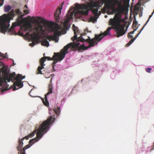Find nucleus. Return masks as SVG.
Returning <instances> with one entry per match:
<instances>
[{
	"instance_id": "1",
	"label": "nucleus",
	"mask_w": 154,
	"mask_h": 154,
	"mask_svg": "<svg viewBox=\"0 0 154 154\" xmlns=\"http://www.w3.org/2000/svg\"><path fill=\"white\" fill-rule=\"evenodd\" d=\"M7 57V53L5 55L0 52V60ZM16 74L15 72L9 74L8 71V67L5 66L3 62L0 61V95L5 94V91L9 89V84H8L6 80L8 82L12 81L14 82L13 85L10 87L13 88L14 90L18 89L22 87L23 84L22 83V80L25 78V76H22L20 75H18L15 77Z\"/></svg>"
},
{
	"instance_id": "2",
	"label": "nucleus",
	"mask_w": 154,
	"mask_h": 154,
	"mask_svg": "<svg viewBox=\"0 0 154 154\" xmlns=\"http://www.w3.org/2000/svg\"><path fill=\"white\" fill-rule=\"evenodd\" d=\"M21 29L24 32H26L25 34L26 36L32 40V42L29 44L32 47L39 42L40 38L42 37L45 33L43 26L40 24L35 27L30 24H25L21 27Z\"/></svg>"
},
{
	"instance_id": "3",
	"label": "nucleus",
	"mask_w": 154,
	"mask_h": 154,
	"mask_svg": "<svg viewBox=\"0 0 154 154\" xmlns=\"http://www.w3.org/2000/svg\"><path fill=\"white\" fill-rule=\"evenodd\" d=\"M14 15L13 10L11 11L8 14H4L0 17V32L5 34V32L8 31L10 26L11 20Z\"/></svg>"
},
{
	"instance_id": "4",
	"label": "nucleus",
	"mask_w": 154,
	"mask_h": 154,
	"mask_svg": "<svg viewBox=\"0 0 154 154\" xmlns=\"http://www.w3.org/2000/svg\"><path fill=\"white\" fill-rule=\"evenodd\" d=\"M49 126H39L38 128L35 129L32 133L29 134L28 136L29 138H31L34 136L36 133V137L35 138L30 140L29 141V144L32 145L34 143L38 141L46 133L49 129Z\"/></svg>"
},
{
	"instance_id": "5",
	"label": "nucleus",
	"mask_w": 154,
	"mask_h": 154,
	"mask_svg": "<svg viewBox=\"0 0 154 154\" xmlns=\"http://www.w3.org/2000/svg\"><path fill=\"white\" fill-rule=\"evenodd\" d=\"M23 140H21H21L19 139V146L17 147V149L19 151L18 153H20V154H25V150L29 148L31 146L30 144H29L27 145L23 149H22L21 147L23 144Z\"/></svg>"
},
{
	"instance_id": "6",
	"label": "nucleus",
	"mask_w": 154,
	"mask_h": 154,
	"mask_svg": "<svg viewBox=\"0 0 154 154\" xmlns=\"http://www.w3.org/2000/svg\"><path fill=\"white\" fill-rule=\"evenodd\" d=\"M55 120V118L51 116L46 120L43 122L40 125H51L54 123Z\"/></svg>"
},
{
	"instance_id": "7",
	"label": "nucleus",
	"mask_w": 154,
	"mask_h": 154,
	"mask_svg": "<svg viewBox=\"0 0 154 154\" xmlns=\"http://www.w3.org/2000/svg\"><path fill=\"white\" fill-rule=\"evenodd\" d=\"M52 92V89L51 87H50L48 92L45 95V100L43 99H42L43 103L44 105L46 106H48L49 104L48 101L47 100V96H48L49 94L51 93Z\"/></svg>"
},
{
	"instance_id": "8",
	"label": "nucleus",
	"mask_w": 154,
	"mask_h": 154,
	"mask_svg": "<svg viewBox=\"0 0 154 154\" xmlns=\"http://www.w3.org/2000/svg\"><path fill=\"white\" fill-rule=\"evenodd\" d=\"M60 110L59 107L54 108L53 109H50L49 108V112L51 115L53 114L54 112L57 115H59L60 114Z\"/></svg>"
},
{
	"instance_id": "9",
	"label": "nucleus",
	"mask_w": 154,
	"mask_h": 154,
	"mask_svg": "<svg viewBox=\"0 0 154 154\" xmlns=\"http://www.w3.org/2000/svg\"><path fill=\"white\" fill-rule=\"evenodd\" d=\"M41 44L43 46L48 47L49 46V43L46 39H43L42 40Z\"/></svg>"
},
{
	"instance_id": "10",
	"label": "nucleus",
	"mask_w": 154,
	"mask_h": 154,
	"mask_svg": "<svg viewBox=\"0 0 154 154\" xmlns=\"http://www.w3.org/2000/svg\"><path fill=\"white\" fill-rule=\"evenodd\" d=\"M11 9V7L9 5H6L4 7V10L6 12L9 11Z\"/></svg>"
},
{
	"instance_id": "11",
	"label": "nucleus",
	"mask_w": 154,
	"mask_h": 154,
	"mask_svg": "<svg viewBox=\"0 0 154 154\" xmlns=\"http://www.w3.org/2000/svg\"><path fill=\"white\" fill-rule=\"evenodd\" d=\"M23 11L24 13L25 14H28L29 12L26 5H25V7L24 8Z\"/></svg>"
},
{
	"instance_id": "12",
	"label": "nucleus",
	"mask_w": 154,
	"mask_h": 154,
	"mask_svg": "<svg viewBox=\"0 0 154 154\" xmlns=\"http://www.w3.org/2000/svg\"><path fill=\"white\" fill-rule=\"evenodd\" d=\"M16 12L17 14L19 15L21 17H23V14L22 12L20 11L19 9H17L16 10Z\"/></svg>"
},
{
	"instance_id": "13",
	"label": "nucleus",
	"mask_w": 154,
	"mask_h": 154,
	"mask_svg": "<svg viewBox=\"0 0 154 154\" xmlns=\"http://www.w3.org/2000/svg\"><path fill=\"white\" fill-rule=\"evenodd\" d=\"M18 25V24L17 23H13L11 27V31H12L14 28Z\"/></svg>"
},
{
	"instance_id": "14",
	"label": "nucleus",
	"mask_w": 154,
	"mask_h": 154,
	"mask_svg": "<svg viewBox=\"0 0 154 154\" xmlns=\"http://www.w3.org/2000/svg\"><path fill=\"white\" fill-rule=\"evenodd\" d=\"M137 36H136V37L134 38L131 39L130 42H129V43L127 44V45H128V46H129L130 45H131L136 39V38H137Z\"/></svg>"
},
{
	"instance_id": "15",
	"label": "nucleus",
	"mask_w": 154,
	"mask_h": 154,
	"mask_svg": "<svg viewBox=\"0 0 154 154\" xmlns=\"http://www.w3.org/2000/svg\"><path fill=\"white\" fill-rule=\"evenodd\" d=\"M152 69L150 68H146V71L148 72H150Z\"/></svg>"
},
{
	"instance_id": "16",
	"label": "nucleus",
	"mask_w": 154,
	"mask_h": 154,
	"mask_svg": "<svg viewBox=\"0 0 154 154\" xmlns=\"http://www.w3.org/2000/svg\"><path fill=\"white\" fill-rule=\"evenodd\" d=\"M29 137L28 136V135L25 136V137H23L22 139H21V140H23L24 139H26V140H28L29 139Z\"/></svg>"
},
{
	"instance_id": "17",
	"label": "nucleus",
	"mask_w": 154,
	"mask_h": 154,
	"mask_svg": "<svg viewBox=\"0 0 154 154\" xmlns=\"http://www.w3.org/2000/svg\"><path fill=\"white\" fill-rule=\"evenodd\" d=\"M4 1V0H0V7L3 5Z\"/></svg>"
},
{
	"instance_id": "18",
	"label": "nucleus",
	"mask_w": 154,
	"mask_h": 154,
	"mask_svg": "<svg viewBox=\"0 0 154 154\" xmlns=\"http://www.w3.org/2000/svg\"><path fill=\"white\" fill-rule=\"evenodd\" d=\"M128 37L129 38H133V36L130 33H129L128 34Z\"/></svg>"
},
{
	"instance_id": "19",
	"label": "nucleus",
	"mask_w": 154,
	"mask_h": 154,
	"mask_svg": "<svg viewBox=\"0 0 154 154\" xmlns=\"http://www.w3.org/2000/svg\"><path fill=\"white\" fill-rule=\"evenodd\" d=\"M136 30H137V29H135L134 31L131 32L129 33H130L131 34H132L134 33V32Z\"/></svg>"
},
{
	"instance_id": "20",
	"label": "nucleus",
	"mask_w": 154,
	"mask_h": 154,
	"mask_svg": "<svg viewBox=\"0 0 154 154\" xmlns=\"http://www.w3.org/2000/svg\"><path fill=\"white\" fill-rule=\"evenodd\" d=\"M140 34V32H139V33H138L137 35H136V36H137V37L139 35V34Z\"/></svg>"
},
{
	"instance_id": "21",
	"label": "nucleus",
	"mask_w": 154,
	"mask_h": 154,
	"mask_svg": "<svg viewBox=\"0 0 154 154\" xmlns=\"http://www.w3.org/2000/svg\"><path fill=\"white\" fill-rule=\"evenodd\" d=\"M146 25L145 24V25L141 29H142V30H143V28H144V27H145V26H146Z\"/></svg>"
},
{
	"instance_id": "22",
	"label": "nucleus",
	"mask_w": 154,
	"mask_h": 154,
	"mask_svg": "<svg viewBox=\"0 0 154 154\" xmlns=\"http://www.w3.org/2000/svg\"><path fill=\"white\" fill-rule=\"evenodd\" d=\"M31 92V91H30V92H29V94L32 97H33V96H32L30 94Z\"/></svg>"
},
{
	"instance_id": "23",
	"label": "nucleus",
	"mask_w": 154,
	"mask_h": 154,
	"mask_svg": "<svg viewBox=\"0 0 154 154\" xmlns=\"http://www.w3.org/2000/svg\"><path fill=\"white\" fill-rule=\"evenodd\" d=\"M52 78L51 79V82H52Z\"/></svg>"
},
{
	"instance_id": "24",
	"label": "nucleus",
	"mask_w": 154,
	"mask_h": 154,
	"mask_svg": "<svg viewBox=\"0 0 154 154\" xmlns=\"http://www.w3.org/2000/svg\"><path fill=\"white\" fill-rule=\"evenodd\" d=\"M142 31V30L141 29V30H140V33Z\"/></svg>"
},
{
	"instance_id": "25",
	"label": "nucleus",
	"mask_w": 154,
	"mask_h": 154,
	"mask_svg": "<svg viewBox=\"0 0 154 154\" xmlns=\"http://www.w3.org/2000/svg\"><path fill=\"white\" fill-rule=\"evenodd\" d=\"M88 38H90L89 37H88Z\"/></svg>"
},
{
	"instance_id": "26",
	"label": "nucleus",
	"mask_w": 154,
	"mask_h": 154,
	"mask_svg": "<svg viewBox=\"0 0 154 154\" xmlns=\"http://www.w3.org/2000/svg\"><path fill=\"white\" fill-rule=\"evenodd\" d=\"M106 16H106L105 15V17H106Z\"/></svg>"
},
{
	"instance_id": "27",
	"label": "nucleus",
	"mask_w": 154,
	"mask_h": 154,
	"mask_svg": "<svg viewBox=\"0 0 154 154\" xmlns=\"http://www.w3.org/2000/svg\"><path fill=\"white\" fill-rule=\"evenodd\" d=\"M83 20H84V21H85V20H84V19H83Z\"/></svg>"
}]
</instances>
